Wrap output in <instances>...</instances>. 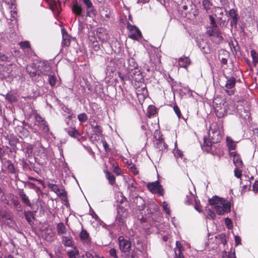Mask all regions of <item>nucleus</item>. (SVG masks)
Returning <instances> with one entry per match:
<instances>
[{"label": "nucleus", "mask_w": 258, "mask_h": 258, "mask_svg": "<svg viewBox=\"0 0 258 258\" xmlns=\"http://www.w3.org/2000/svg\"><path fill=\"white\" fill-rule=\"evenodd\" d=\"M62 44L64 46H69L72 40V37L66 33L64 29H62Z\"/></svg>", "instance_id": "nucleus-9"}, {"label": "nucleus", "mask_w": 258, "mask_h": 258, "mask_svg": "<svg viewBox=\"0 0 258 258\" xmlns=\"http://www.w3.org/2000/svg\"><path fill=\"white\" fill-rule=\"evenodd\" d=\"M226 10L223 8L217 7L215 10V15L218 19L221 20Z\"/></svg>", "instance_id": "nucleus-19"}, {"label": "nucleus", "mask_w": 258, "mask_h": 258, "mask_svg": "<svg viewBox=\"0 0 258 258\" xmlns=\"http://www.w3.org/2000/svg\"><path fill=\"white\" fill-rule=\"evenodd\" d=\"M208 213L206 218L208 219H214L215 218L216 215L215 213L211 210H208Z\"/></svg>", "instance_id": "nucleus-33"}, {"label": "nucleus", "mask_w": 258, "mask_h": 258, "mask_svg": "<svg viewBox=\"0 0 258 258\" xmlns=\"http://www.w3.org/2000/svg\"><path fill=\"white\" fill-rule=\"evenodd\" d=\"M8 169L10 171V172H11L12 173L14 172L15 169H14V166L12 164L10 163L8 165Z\"/></svg>", "instance_id": "nucleus-50"}, {"label": "nucleus", "mask_w": 258, "mask_h": 258, "mask_svg": "<svg viewBox=\"0 0 258 258\" xmlns=\"http://www.w3.org/2000/svg\"><path fill=\"white\" fill-rule=\"evenodd\" d=\"M67 132L71 137H73L78 140H80L82 138L81 135L75 128L70 127L68 129Z\"/></svg>", "instance_id": "nucleus-10"}, {"label": "nucleus", "mask_w": 258, "mask_h": 258, "mask_svg": "<svg viewBox=\"0 0 258 258\" xmlns=\"http://www.w3.org/2000/svg\"><path fill=\"white\" fill-rule=\"evenodd\" d=\"M176 246L174 249L175 254L174 258H184L183 255L181 253V249H182L183 248L180 242L179 241H176Z\"/></svg>", "instance_id": "nucleus-18"}, {"label": "nucleus", "mask_w": 258, "mask_h": 258, "mask_svg": "<svg viewBox=\"0 0 258 258\" xmlns=\"http://www.w3.org/2000/svg\"><path fill=\"white\" fill-rule=\"evenodd\" d=\"M19 45L20 47L23 49H25L27 48H30V44L29 41H21L19 43Z\"/></svg>", "instance_id": "nucleus-29"}, {"label": "nucleus", "mask_w": 258, "mask_h": 258, "mask_svg": "<svg viewBox=\"0 0 258 258\" xmlns=\"http://www.w3.org/2000/svg\"><path fill=\"white\" fill-rule=\"evenodd\" d=\"M173 110H174L175 113L176 114V115L178 117V118H180V116H181V113H180L179 108L178 107V106L177 105H175L173 107Z\"/></svg>", "instance_id": "nucleus-42"}, {"label": "nucleus", "mask_w": 258, "mask_h": 258, "mask_svg": "<svg viewBox=\"0 0 258 258\" xmlns=\"http://www.w3.org/2000/svg\"><path fill=\"white\" fill-rule=\"evenodd\" d=\"M15 15H16V13L14 12L13 14L12 15L11 18H10L12 21H13L14 19H15Z\"/></svg>", "instance_id": "nucleus-59"}, {"label": "nucleus", "mask_w": 258, "mask_h": 258, "mask_svg": "<svg viewBox=\"0 0 258 258\" xmlns=\"http://www.w3.org/2000/svg\"><path fill=\"white\" fill-rule=\"evenodd\" d=\"M5 155V152L2 149V148L0 146V158H2V157Z\"/></svg>", "instance_id": "nucleus-55"}, {"label": "nucleus", "mask_w": 258, "mask_h": 258, "mask_svg": "<svg viewBox=\"0 0 258 258\" xmlns=\"http://www.w3.org/2000/svg\"><path fill=\"white\" fill-rule=\"evenodd\" d=\"M83 3L86 5L88 8H91L93 7V4L90 0H83Z\"/></svg>", "instance_id": "nucleus-43"}, {"label": "nucleus", "mask_w": 258, "mask_h": 258, "mask_svg": "<svg viewBox=\"0 0 258 258\" xmlns=\"http://www.w3.org/2000/svg\"><path fill=\"white\" fill-rule=\"evenodd\" d=\"M204 144L208 147H211L212 145L213 142L211 139H208L207 138H204Z\"/></svg>", "instance_id": "nucleus-39"}, {"label": "nucleus", "mask_w": 258, "mask_h": 258, "mask_svg": "<svg viewBox=\"0 0 258 258\" xmlns=\"http://www.w3.org/2000/svg\"><path fill=\"white\" fill-rule=\"evenodd\" d=\"M49 6L50 9L56 15H58L61 11L60 4L57 3L53 0H45Z\"/></svg>", "instance_id": "nucleus-7"}, {"label": "nucleus", "mask_w": 258, "mask_h": 258, "mask_svg": "<svg viewBox=\"0 0 258 258\" xmlns=\"http://www.w3.org/2000/svg\"><path fill=\"white\" fill-rule=\"evenodd\" d=\"M48 81L49 84L51 86H54L56 84V77L53 75H49L48 76Z\"/></svg>", "instance_id": "nucleus-30"}, {"label": "nucleus", "mask_w": 258, "mask_h": 258, "mask_svg": "<svg viewBox=\"0 0 258 258\" xmlns=\"http://www.w3.org/2000/svg\"><path fill=\"white\" fill-rule=\"evenodd\" d=\"M239 167H235L234 169V175L237 178H239L241 176V171L239 169Z\"/></svg>", "instance_id": "nucleus-37"}, {"label": "nucleus", "mask_w": 258, "mask_h": 258, "mask_svg": "<svg viewBox=\"0 0 258 258\" xmlns=\"http://www.w3.org/2000/svg\"><path fill=\"white\" fill-rule=\"evenodd\" d=\"M72 10L76 14L80 15L82 12V7L78 4H75L73 6Z\"/></svg>", "instance_id": "nucleus-24"}, {"label": "nucleus", "mask_w": 258, "mask_h": 258, "mask_svg": "<svg viewBox=\"0 0 258 258\" xmlns=\"http://www.w3.org/2000/svg\"><path fill=\"white\" fill-rule=\"evenodd\" d=\"M126 213L125 212H123L121 215L120 214V212H118V215H117L116 218L115 219V224L118 225H119V226L123 225L125 223V218H126Z\"/></svg>", "instance_id": "nucleus-11"}, {"label": "nucleus", "mask_w": 258, "mask_h": 258, "mask_svg": "<svg viewBox=\"0 0 258 258\" xmlns=\"http://www.w3.org/2000/svg\"><path fill=\"white\" fill-rule=\"evenodd\" d=\"M40 127H41L44 132L47 133L49 132V127L48 126V125L47 124L46 122H43L41 124H40Z\"/></svg>", "instance_id": "nucleus-36"}, {"label": "nucleus", "mask_w": 258, "mask_h": 258, "mask_svg": "<svg viewBox=\"0 0 258 258\" xmlns=\"http://www.w3.org/2000/svg\"><path fill=\"white\" fill-rule=\"evenodd\" d=\"M209 138L212 140L213 143H216L220 141L222 139L220 132L217 130H210L209 133Z\"/></svg>", "instance_id": "nucleus-8"}, {"label": "nucleus", "mask_w": 258, "mask_h": 258, "mask_svg": "<svg viewBox=\"0 0 258 258\" xmlns=\"http://www.w3.org/2000/svg\"><path fill=\"white\" fill-rule=\"evenodd\" d=\"M209 19H210V21L211 27L213 29L217 27V24L215 21L214 17L210 15V16H209ZM215 30V29H213L212 32H214Z\"/></svg>", "instance_id": "nucleus-32"}, {"label": "nucleus", "mask_w": 258, "mask_h": 258, "mask_svg": "<svg viewBox=\"0 0 258 258\" xmlns=\"http://www.w3.org/2000/svg\"><path fill=\"white\" fill-rule=\"evenodd\" d=\"M236 80L234 77H230L227 79L225 87V91L229 95H233L234 91L233 88H234Z\"/></svg>", "instance_id": "nucleus-5"}, {"label": "nucleus", "mask_w": 258, "mask_h": 258, "mask_svg": "<svg viewBox=\"0 0 258 258\" xmlns=\"http://www.w3.org/2000/svg\"><path fill=\"white\" fill-rule=\"evenodd\" d=\"M57 231L59 234H65L67 232V229L63 223H59L57 224Z\"/></svg>", "instance_id": "nucleus-22"}, {"label": "nucleus", "mask_w": 258, "mask_h": 258, "mask_svg": "<svg viewBox=\"0 0 258 258\" xmlns=\"http://www.w3.org/2000/svg\"><path fill=\"white\" fill-rule=\"evenodd\" d=\"M226 141L229 150H233L235 149L236 143L230 137H227L226 138Z\"/></svg>", "instance_id": "nucleus-23"}, {"label": "nucleus", "mask_w": 258, "mask_h": 258, "mask_svg": "<svg viewBox=\"0 0 258 258\" xmlns=\"http://www.w3.org/2000/svg\"><path fill=\"white\" fill-rule=\"evenodd\" d=\"M191 63L190 59L189 57L182 56L179 58L178 65L180 67L186 68Z\"/></svg>", "instance_id": "nucleus-12"}, {"label": "nucleus", "mask_w": 258, "mask_h": 258, "mask_svg": "<svg viewBox=\"0 0 258 258\" xmlns=\"http://www.w3.org/2000/svg\"><path fill=\"white\" fill-rule=\"evenodd\" d=\"M104 173L106 174V177L108 180L109 183L111 185H113L115 181V178L113 175H112L110 172L105 170L104 171Z\"/></svg>", "instance_id": "nucleus-21"}, {"label": "nucleus", "mask_w": 258, "mask_h": 258, "mask_svg": "<svg viewBox=\"0 0 258 258\" xmlns=\"http://www.w3.org/2000/svg\"><path fill=\"white\" fill-rule=\"evenodd\" d=\"M203 9L207 12H209L212 6V3L210 0H203L202 2Z\"/></svg>", "instance_id": "nucleus-20"}, {"label": "nucleus", "mask_w": 258, "mask_h": 258, "mask_svg": "<svg viewBox=\"0 0 258 258\" xmlns=\"http://www.w3.org/2000/svg\"><path fill=\"white\" fill-rule=\"evenodd\" d=\"M32 213L31 212H27V213H25V217H26V218L27 220V221L30 223L31 222V220L30 219V218L28 217V215H32Z\"/></svg>", "instance_id": "nucleus-49"}, {"label": "nucleus", "mask_w": 258, "mask_h": 258, "mask_svg": "<svg viewBox=\"0 0 258 258\" xmlns=\"http://www.w3.org/2000/svg\"><path fill=\"white\" fill-rule=\"evenodd\" d=\"M92 217L94 219H95L96 220H97L99 218L98 217V216L95 213H94L93 214H92Z\"/></svg>", "instance_id": "nucleus-60"}, {"label": "nucleus", "mask_w": 258, "mask_h": 258, "mask_svg": "<svg viewBox=\"0 0 258 258\" xmlns=\"http://www.w3.org/2000/svg\"><path fill=\"white\" fill-rule=\"evenodd\" d=\"M6 99L10 103L15 102L17 100L16 96H15L12 94H8L6 96Z\"/></svg>", "instance_id": "nucleus-28"}, {"label": "nucleus", "mask_w": 258, "mask_h": 258, "mask_svg": "<svg viewBox=\"0 0 258 258\" xmlns=\"http://www.w3.org/2000/svg\"><path fill=\"white\" fill-rule=\"evenodd\" d=\"M195 208V209L197 211H198L199 212H200V208L199 206L198 205H196Z\"/></svg>", "instance_id": "nucleus-63"}, {"label": "nucleus", "mask_w": 258, "mask_h": 258, "mask_svg": "<svg viewBox=\"0 0 258 258\" xmlns=\"http://www.w3.org/2000/svg\"><path fill=\"white\" fill-rule=\"evenodd\" d=\"M95 128H96V132H97L99 134H101L102 131L101 130L99 126L96 125Z\"/></svg>", "instance_id": "nucleus-57"}, {"label": "nucleus", "mask_w": 258, "mask_h": 258, "mask_svg": "<svg viewBox=\"0 0 258 258\" xmlns=\"http://www.w3.org/2000/svg\"><path fill=\"white\" fill-rule=\"evenodd\" d=\"M231 155L233 157V161L236 167H242L243 163L239 156L235 152H231Z\"/></svg>", "instance_id": "nucleus-14"}, {"label": "nucleus", "mask_w": 258, "mask_h": 258, "mask_svg": "<svg viewBox=\"0 0 258 258\" xmlns=\"http://www.w3.org/2000/svg\"><path fill=\"white\" fill-rule=\"evenodd\" d=\"M252 190L255 192L258 191V181H255L252 186Z\"/></svg>", "instance_id": "nucleus-45"}, {"label": "nucleus", "mask_w": 258, "mask_h": 258, "mask_svg": "<svg viewBox=\"0 0 258 258\" xmlns=\"http://www.w3.org/2000/svg\"><path fill=\"white\" fill-rule=\"evenodd\" d=\"M109 254L110 256L113 258H118V256L116 254V251L114 248H111L110 249Z\"/></svg>", "instance_id": "nucleus-41"}, {"label": "nucleus", "mask_w": 258, "mask_h": 258, "mask_svg": "<svg viewBox=\"0 0 258 258\" xmlns=\"http://www.w3.org/2000/svg\"><path fill=\"white\" fill-rule=\"evenodd\" d=\"M78 118L81 122H84L87 121L88 117L85 113H83L78 115Z\"/></svg>", "instance_id": "nucleus-31"}, {"label": "nucleus", "mask_w": 258, "mask_h": 258, "mask_svg": "<svg viewBox=\"0 0 258 258\" xmlns=\"http://www.w3.org/2000/svg\"><path fill=\"white\" fill-rule=\"evenodd\" d=\"M130 168L135 174L138 173V171L134 165H131Z\"/></svg>", "instance_id": "nucleus-46"}, {"label": "nucleus", "mask_w": 258, "mask_h": 258, "mask_svg": "<svg viewBox=\"0 0 258 258\" xmlns=\"http://www.w3.org/2000/svg\"><path fill=\"white\" fill-rule=\"evenodd\" d=\"M19 195L22 200V202L27 206L32 207V205L28 197L24 192L23 190L19 191Z\"/></svg>", "instance_id": "nucleus-15"}, {"label": "nucleus", "mask_w": 258, "mask_h": 258, "mask_svg": "<svg viewBox=\"0 0 258 258\" xmlns=\"http://www.w3.org/2000/svg\"><path fill=\"white\" fill-rule=\"evenodd\" d=\"M0 58L3 61H6L8 59V57L6 55L0 52Z\"/></svg>", "instance_id": "nucleus-53"}, {"label": "nucleus", "mask_w": 258, "mask_h": 258, "mask_svg": "<svg viewBox=\"0 0 258 258\" xmlns=\"http://www.w3.org/2000/svg\"><path fill=\"white\" fill-rule=\"evenodd\" d=\"M118 241L119 248L122 252H127L130 250L131 243L128 240L124 239L122 236H119Z\"/></svg>", "instance_id": "nucleus-6"}, {"label": "nucleus", "mask_w": 258, "mask_h": 258, "mask_svg": "<svg viewBox=\"0 0 258 258\" xmlns=\"http://www.w3.org/2000/svg\"><path fill=\"white\" fill-rule=\"evenodd\" d=\"M149 1V0H138V3H141L144 4V3L148 2Z\"/></svg>", "instance_id": "nucleus-58"}, {"label": "nucleus", "mask_w": 258, "mask_h": 258, "mask_svg": "<svg viewBox=\"0 0 258 258\" xmlns=\"http://www.w3.org/2000/svg\"><path fill=\"white\" fill-rule=\"evenodd\" d=\"M80 237L81 239L84 242H88L89 240V234L86 230H82L81 232Z\"/></svg>", "instance_id": "nucleus-25"}, {"label": "nucleus", "mask_w": 258, "mask_h": 258, "mask_svg": "<svg viewBox=\"0 0 258 258\" xmlns=\"http://www.w3.org/2000/svg\"><path fill=\"white\" fill-rule=\"evenodd\" d=\"M85 255L87 258H95V255H94L92 253L90 252H86Z\"/></svg>", "instance_id": "nucleus-52"}, {"label": "nucleus", "mask_w": 258, "mask_h": 258, "mask_svg": "<svg viewBox=\"0 0 258 258\" xmlns=\"http://www.w3.org/2000/svg\"><path fill=\"white\" fill-rule=\"evenodd\" d=\"M225 223L229 229L231 228V227H232V221L230 219H229V218H225Z\"/></svg>", "instance_id": "nucleus-40"}, {"label": "nucleus", "mask_w": 258, "mask_h": 258, "mask_svg": "<svg viewBox=\"0 0 258 258\" xmlns=\"http://www.w3.org/2000/svg\"><path fill=\"white\" fill-rule=\"evenodd\" d=\"M240 240H241V239L239 236H235V241L236 245H238L239 243H240Z\"/></svg>", "instance_id": "nucleus-54"}, {"label": "nucleus", "mask_w": 258, "mask_h": 258, "mask_svg": "<svg viewBox=\"0 0 258 258\" xmlns=\"http://www.w3.org/2000/svg\"><path fill=\"white\" fill-rule=\"evenodd\" d=\"M159 145L160 146V145H162L164 146V149H166L167 148V145L166 144H165V143H164L163 142H162V141H159Z\"/></svg>", "instance_id": "nucleus-56"}, {"label": "nucleus", "mask_w": 258, "mask_h": 258, "mask_svg": "<svg viewBox=\"0 0 258 258\" xmlns=\"http://www.w3.org/2000/svg\"><path fill=\"white\" fill-rule=\"evenodd\" d=\"M222 258H236L234 253L228 254L226 251H224L223 254Z\"/></svg>", "instance_id": "nucleus-35"}, {"label": "nucleus", "mask_w": 258, "mask_h": 258, "mask_svg": "<svg viewBox=\"0 0 258 258\" xmlns=\"http://www.w3.org/2000/svg\"><path fill=\"white\" fill-rule=\"evenodd\" d=\"M95 258H104V257L102 256H100V255H98L97 253H95Z\"/></svg>", "instance_id": "nucleus-62"}, {"label": "nucleus", "mask_w": 258, "mask_h": 258, "mask_svg": "<svg viewBox=\"0 0 258 258\" xmlns=\"http://www.w3.org/2000/svg\"><path fill=\"white\" fill-rule=\"evenodd\" d=\"M36 119L37 121L40 122V124L43 123V122H45L44 119L39 115H36Z\"/></svg>", "instance_id": "nucleus-48"}, {"label": "nucleus", "mask_w": 258, "mask_h": 258, "mask_svg": "<svg viewBox=\"0 0 258 258\" xmlns=\"http://www.w3.org/2000/svg\"><path fill=\"white\" fill-rule=\"evenodd\" d=\"M250 54L252 58L253 63L255 65L258 62V53L254 50H252L250 51Z\"/></svg>", "instance_id": "nucleus-26"}, {"label": "nucleus", "mask_w": 258, "mask_h": 258, "mask_svg": "<svg viewBox=\"0 0 258 258\" xmlns=\"http://www.w3.org/2000/svg\"><path fill=\"white\" fill-rule=\"evenodd\" d=\"M62 242L65 246L73 247L74 242L71 236H63L62 238Z\"/></svg>", "instance_id": "nucleus-16"}, {"label": "nucleus", "mask_w": 258, "mask_h": 258, "mask_svg": "<svg viewBox=\"0 0 258 258\" xmlns=\"http://www.w3.org/2000/svg\"><path fill=\"white\" fill-rule=\"evenodd\" d=\"M231 17L232 19V20L231 22V26H236V25H237V21H238V15H237V14H236V16H231Z\"/></svg>", "instance_id": "nucleus-38"}, {"label": "nucleus", "mask_w": 258, "mask_h": 258, "mask_svg": "<svg viewBox=\"0 0 258 258\" xmlns=\"http://www.w3.org/2000/svg\"><path fill=\"white\" fill-rule=\"evenodd\" d=\"M147 187L153 194H158L160 196L163 195V189L158 181L148 183Z\"/></svg>", "instance_id": "nucleus-4"}, {"label": "nucleus", "mask_w": 258, "mask_h": 258, "mask_svg": "<svg viewBox=\"0 0 258 258\" xmlns=\"http://www.w3.org/2000/svg\"><path fill=\"white\" fill-rule=\"evenodd\" d=\"M5 258H14L12 255H9L8 256H6Z\"/></svg>", "instance_id": "nucleus-64"}, {"label": "nucleus", "mask_w": 258, "mask_h": 258, "mask_svg": "<svg viewBox=\"0 0 258 258\" xmlns=\"http://www.w3.org/2000/svg\"><path fill=\"white\" fill-rule=\"evenodd\" d=\"M162 208L163 209H164V210L165 211V212L168 214V215H170V208L168 206V204L166 202H164L163 203H162Z\"/></svg>", "instance_id": "nucleus-34"}, {"label": "nucleus", "mask_w": 258, "mask_h": 258, "mask_svg": "<svg viewBox=\"0 0 258 258\" xmlns=\"http://www.w3.org/2000/svg\"><path fill=\"white\" fill-rule=\"evenodd\" d=\"M209 203L216 210L218 215H223L230 211V203L224 199L214 196L209 200Z\"/></svg>", "instance_id": "nucleus-1"}, {"label": "nucleus", "mask_w": 258, "mask_h": 258, "mask_svg": "<svg viewBox=\"0 0 258 258\" xmlns=\"http://www.w3.org/2000/svg\"><path fill=\"white\" fill-rule=\"evenodd\" d=\"M48 187L57 195L59 196L64 195V190L62 188H59L56 184L50 183L48 184Z\"/></svg>", "instance_id": "nucleus-13"}, {"label": "nucleus", "mask_w": 258, "mask_h": 258, "mask_svg": "<svg viewBox=\"0 0 258 258\" xmlns=\"http://www.w3.org/2000/svg\"><path fill=\"white\" fill-rule=\"evenodd\" d=\"M127 29L129 31L128 37L134 40H138L142 37L140 30L135 26L131 24L127 25Z\"/></svg>", "instance_id": "nucleus-3"}, {"label": "nucleus", "mask_w": 258, "mask_h": 258, "mask_svg": "<svg viewBox=\"0 0 258 258\" xmlns=\"http://www.w3.org/2000/svg\"><path fill=\"white\" fill-rule=\"evenodd\" d=\"M13 204L17 208L19 209L20 210L21 209V206L17 200L14 199Z\"/></svg>", "instance_id": "nucleus-44"}, {"label": "nucleus", "mask_w": 258, "mask_h": 258, "mask_svg": "<svg viewBox=\"0 0 258 258\" xmlns=\"http://www.w3.org/2000/svg\"><path fill=\"white\" fill-rule=\"evenodd\" d=\"M182 10L183 11H186L188 9V6L187 5H184L182 7Z\"/></svg>", "instance_id": "nucleus-61"}, {"label": "nucleus", "mask_w": 258, "mask_h": 258, "mask_svg": "<svg viewBox=\"0 0 258 258\" xmlns=\"http://www.w3.org/2000/svg\"><path fill=\"white\" fill-rule=\"evenodd\" d=\"M113 172L115 173L117 175H120L121 173L120 168L117 166L114 167L113 169Z\"/></svg>", "instance_id": "nucleus-47"}, {"label": "nucleus", "mask_w": 258, "mask_h": 258, "mask_svg": "<svg viewBox=\"0 0 258 258\" xmlns=\"http://www.w3.org/2000/svg\"><path fill=\"white\" fill-rule=\"evenodd\" d=\"M173 153L177 160H178L179 158L182 159L183 154L181 151L178 150L177 148H175L173 151Z\"/></svg>", "instance_id": "nucleus-27"}, {"label": "nucleus", "mask_w": 258, "mask_h": 258, "mask_svg": "<svg viewBox=\"0 0 258 258\" xmlns=\"http://www.w3.org/2000/svg\"><path fill=\"white\" fill-rule=\"evenodd\" d=\"M237 14L236 11L234 9H231L229 12V15L231 16H235Z\"/></svg>", "instance_id": "nucleus-51"}, {"label": "nucleus", "mask_w": 258, "mask_h": 258, "mask_svg": "<svg viewBox=\"0 0 258 258\" xmlns=\"http://www.w3.org/2000/svg\"><path fill=\"white\" fill-rule=\"evenodd\" d=\"M229 104L227 101H222L219 103L215 102V112L218 117L222 118L226 115Z\"/></svg>", "instance_id": "nucleus-2"}, {"label": "nucleus", "mask_w": 258, "mask_h": 258, "mask_svg": "<svg viewBox=\"0 0 258 258\" xmlns=\"http://www.w3.org/2000/svg\"><path fill=\"white\" fill-rule=\"evenodd\" d=\"M69 258H77L79 256V251L76 246H73V249L67 251Z\"/></svg>", "instance_id": "nucleus-17"}]
</instances>
